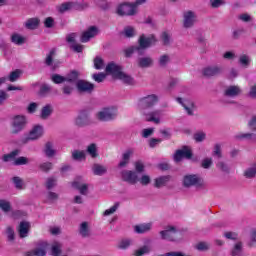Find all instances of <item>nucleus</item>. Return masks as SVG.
<instances>
[{
    "label": "nucleus",
    "instance_id": "1",
    "mask_svg": "<svg viewBox=\"0 0 256 256\" xmlns=\"http://www.w3.org/2000/svg\"><path fill=\"white\" fill-rule=\"evenodd\" d=\"M159 234L164 241H170L172 243L183 241V232L175 226H166L165 230L160 231Z\"/></svg>",
    "mask_w": 256,
    "mask_h": 256
},
{
    "label": "nucleus",
    "instance_id": "2",
    "mask_svg": "<svg viewBox=\"0 0 256 256\" xmlns=\"http://www.w3.org/2000/svg\"><path fill=\"white\" fill-rule=\"evenodd\" d=\"M27 116L25 115H16L12 118L10 122V134L19 135L27 129Z\"/></svg>",
    "mask_w": 256,
    "mask_h": 256
},
{
    "label": "nucleus",
    "instance_id": "3",
    "mask_svg": "<svg viewBox=\"0 0 256 256\" xmlns=\"http://www.w3.org/2000/svg\"><path fill=\"white\" fill-rule=\"evenodd\" d=\"M183 187H186L187 189L195 187L197 191H201L207 187V184L205 183V180H203V178H201L199 175L188 174L183 177Z\"/></svg>",
    "mask_w": 256,
    "mask_h": 256
},
{
    "label": "nucleus",
    "instance_id": "4",
    "mask_svg": "<svg viewBox=\"0 0 256 256\" xmlns=\"http://www.w3.org/2000/svg\"><path fill=\"white\" fill-rule=\"evenodd\" d=\"M117 115H119L117 108L104 107L96 113V119L102 123H107L109 121H115Z\"/></svg>",
    "mask_w": 256,
    "mask_h": 256
},
{
    "label": "nucleus",
    "instance_id": "5",
    "mask_svg": "<svg viewBox=\"0 0 256 256\" xmlns=\"http://www.w3.org/2000/svg\"><path fill=\"white\" fill-rule=\"evenodd\" d=\"M43 133V126L37 124L33 126L27 136L21 138L20 143L21 145H27V143H30V141H37L38 139H41V137H43Z\"/></svg>",
    "mask_w": 256,
    "mask_h": 256
},
{
    "label": "nucleus",
    "instance_id": "6",
    "mask_svg": "<svg viewBox=\"0 0 256 256\" xmlns=\"http://www.w3.org/2000/svg\"><path fill=\"white\" fill-rule=\"evenodd\" d=\"M155 43H157V40L155 39L154 35L146 37L144 34H142L138 40V57L145 55L146 49H149V47L155 45Z\"/></svg>",
    "mask_w": 256,
    "mask_h": 256
},
{
    "label": "nucleus",
    "instance_id": "7",
    "mask_svg": "<svg viewBox=\"0 0 256 256\" xmlns=\"http://www.w3.org/2000/svg\"><path fill=\"white\" fill-rule=\"evenodd\" d=\"M225 73V67L221 65H210L202 69V75L206 79H213V77H221Z\"/></svg>",
    "mask_w": 256,
    "mask_h": 256
},
{
    "label": "nucleus",
    "instance_id": "8",
    "mask_svg": "<svg viewBox=\"0 0 256 256\" xmlns=\"http://www.w3.org/2000/svg\"><path fill=\"white\" fill-rule=\"evenodd\" d=\"M116 13L120 17H131L137 14V6L134 3H123L117 7Z\"/></svg>",
    "mask_w": 256,
    "mask_h": 256
},
{
    "label": "nucleus",
    "instance_id": "9",
    "mask_svg": "<svg viewBox=\"0 0 256 256\" xmlns=\"http://www.w3.org/2000/svg\"><path fill=\"white\" fill-rule=\"evenodd\" d=\"M159 101V97L155 94L148 95L143 97L138 102V107L140 111H147V109H151L156 103Z\"/></svg>",
    "mask_w": 256,
    "mask_h": 256
},
{
    "label": "nucleus",
    "instance_id": "10",
    "mask_svg": "<svg viewBox=\"0 0 256 256\" xmlns=\"http://www.w3.org/2000/svg\"><path fill=\"white\" fill-rule=\"evenodd\" d=\"M92 124H93V121H91V115L86 110L80 111V113L74 120V125L80 128L89 127V125H92Z\"/></svg>",
    "mask_w": 256,
    "mask_h": 256
},
{
    "label": "nucleus",
    "instance_id": "11",
    "mask_svg": "<svg viewBox=\"0 0 256 256\" xmlns=\"http://www.w3.org/2000/svg\"><path fill=\"white\" fill-rule=\"evenodd\" d=\"M195 23H197V14L188 10L183 13V27L184 29H191L195 27Z\"/></svg>",
    "mask_w": 256,
    "mask_h": 256
},
{
    "label": "nucleus",
    "instance_id": "12",
    "mask_svg": "<svg viewBox=\"0 0 256 256\" xmlns=\"http://www.w3.org/2000/svg\"><path fill=\"white\" fill-rule=\"evenodd\" d=\"M173 157L176 163H180L183 159H192L193 152L189 149V146H182L181 149L176 150Z\"/></svg>",
    "mask_w": 256,
    "mask_h": 256
},
{
    "label": "nucleus",
    "instance_id": "13",
    "mask_svg": "<svg viewBox=\"0 0 256 256\" xmlns=\"http://www.w3.org/2000/svg\"><path fill=\"white\" fill-rule=\"evenodd\" d=\"M76 89L78 91V93H93V91H95V84L87 81V80H83V79H79L76 82Z\"/></svg>",
    "mask_w": 256,
    "mask_h": 256
},
{
    "label": "nucleus",
    "instance_id": "14",
    "mask_svg": "<svg viewBox=\"0 0 256 256\" xmlns=\"http://www.w3.org/2000/svg\"><path fill=\"white\" fill-rule=\"evenodd\" d=\"M99 35V28L97 26H90L86 31H84L80 37L81 43H89L93 37Z\"/></svg>",
    "mask_w": 256,
    "mask_h": 256
},
{
    "label": "nucleus",
    "instance_id": "15",
    "mask_svg": "<svg viewBox=\"0 0 256 256\" xmlns=\"http://www.w3.org/2000/svg\"><path fill=\"white\" fill-rule=\"evenodd\" d=\"M142 115L144 116L145 121H148L149 123H155L156 125H159V123H161V119L159 118L161 115V111L159 110H154L151 112L142 110Z\"/></svg>",
    "mask_w": 256,
    "mask_h": 256
},
{
    "label": "nucleus",
    "instance_id": "16",
    "mask_svg": "<svg viewBox=\"0 0 256 256\" xmlns=\"http://www.w3.org/2000/svg\"><path fill=\"white\" fill-rule=\"evenodd\" d=\"M122 181L129 183L130 185H135L139 181V176L137 172L131 170H123L121 172Z\"/></svg>",
    "mask_w": 256,
    "mask_h": 256
},
{
    "label": "nucleus",
    "instance_id": "17",
    "mask_svg": "<svg viewBox=\"0 0 256 256\" xmlns=\"http://www.w3.org/2000/svg\"><path fill=\"white\" fill-rule=\"evenodd\" d=\"M155 65V60H153V57L147 55V56H138L137 58V66L139 69H149Z\"/></svg>",
    "mask_w": 256,
    "mask_h": 256
},
{
    "label": "nucleus",
    "instance_id": "18",
    "mask_svg": "<svg viewBox=\"0 0 256 256\" xmlns=\"http://www.w3.org/2000/svg\"><path fill=\"white\" fill-rule=\"evenodd\" d=\"M106 73H109L110 75H112L114 79H118L123 73V67L115 64V62L109 63L106 66Z\"/></svg>",
    "mask_w": 256,
    "mask_h": 256
},
{
    "label": "nucleus",
    "instance_id": "19",
    "mask_svg": "<svg viewBox=\"0 0 256 256\" xmlns=\"http://www.w3.org/2000/svg\"><path fill=\"white\" fill-rule=\"evenodd\" d=\"M176 101L182 105V107L187 112V115H194L193 110L195 109V102L190 99L183 100L181 97L176 98Z\"/></svg>",
    "mask_w": 256,
    "mask_h": 256
},
{
    "label": "nucleus",
    "instance_id": "20",
    "mask_svg": "<svg viewBox=\"0 0 256 256\" xmlns=\"http://www.w3.org/2000/svg\"><path fill=\"white\" fill-rule=\"evenodd\" d=\"M38 246L41 248H35L26 252V256H46L47 252L45 251V247H47V243L39 242Z\"/></svg>",
    "mask_w": 256,
    "mask_h": 256
},
{
    "label": "nucleus",
    "instance_id": "21",
    "mask_svg": "<svg viewBox=\"0 0 256 256\" xmlns=\"http://www.w3.org/2000/svg\"><path fill=\"white\" fill-rule=\"evenodd\" d=\"M53 57H55V49L50 50V52L46 55V58L44 59V64L46 65V67H51L52 71H55V69L59 67V64L53 61Z\"/></svg>",
    "mask_w": 256,
    "mask_h": 256
},
{
    "label": "nucleus",
    "instance_id": "22",
    "mask_svg": "<svg viewBox=\"0 0 256 256\" xmlns=\"http://www.w3.org/2000/svg\"><path fill=\"white\" fill-rule=\"evenodd\" d=\"M151 251H153V246L151 245V240H148L145 245L135 251L134 256L149 255Z\"/></svg>",
    "mask_w": 256,
    "mask_h": 256
},
{
    "label": "nucleus",
    "instance_id": "23",
    "mask_svg": "<svg viewBox=\"0 0 256 256\" xmlns=\"http://www.w3.org/2000/svg\"><path fill=\"white\" fill-rule=\"evenodd\" d=\"M72 187L79 191L80 195H87L89 193V184L82 183L81 181H74Z\"/></svg>",
    "mask_w": 256,
    "mask_h": 256
},
{
    "label": "nucleus",
    "instance_id": "24",
    "mask_svg": "<svg viewBox=\"0 0 256 256\" xmlns=\"http://www.w3.org/2000/svg\"><path fill=\"white\" fill-rule=\"evenodd\" d=\"M242 90L239 86H229L225 91H224V95L225 97H239V95H241Z\"/></svg>",
    "mask_w": 256,
    "mask_h": 256
},
{
    "label": "nucleus",
    "instance_id": "25",
    "mask_svg": "<svg viewBox=\"0 0 256 256\" xmlns=\"http://www.w3.org/2000/svg\"><path fill=\"white\" fill-rule=\"evenodd\" d=\"M92 173L98 177H103V175H106L107 173V167L99 163H94L92 165Z\"/></svg>",
    "mask_w": 256,
    "mask_h": 256
},
{
    "label": "nucleus",
    "instance_id": "26",
    "mask_svg": "<svg viewBox=\"0 0 256 256\" xmlns=\"http://www.w3.org/2000/svg\"><path fill=\"white\" fill-rule=\"evenodd\" d=\"M133 149L126 150L122 155V161L119 162L118 167L123 168L129 165V161L131 159V155H133Z\"/></svg>",
    "mask_w": 256,
    "mask_h": 256
},
{
    "label": "nucleus",
    "instance_id": "27",
    "mask_svg": "<svg viewBox=\"0 0 256 256\" xmlns=\"http://www.w3.org/2000/svg\"><path fill=\"white\" fill-rule=\"evenodd\" d=\"M117 79H119V81H122L124 85H130V86L136 85L135 78H133V76L125 72H122Z\"/></svg>",
    "mask_w": 256,
    "mask_h": 256
},
{
    "label": "nucleus",
    "instance_id": "28",
    "mask_svg": "<svg viewBox=\"0 0 256 256\" xmlns=\"http://www.w3.org/2000/svg\"><path fill=\"white\" fill-rule=\"evenodd\" d=\"M151 227H153L151 223L139 224L134 226V231L135 233H138V235H143L144 233H149Z\"/></svg>",
    "mask_w": 256,
    "mask_h": 256
},
{
    "label": "nucleus",
    "instance_id": "29",
    "mask_svg": "<svg viewBox=\"0 0 256 256\" xmlns=\"http://www.w3.org/2000/svg\"><path fill=\"white\" fill-rule=\"evenodd\" d=\"M171 181V175H166V176H160L155 179V184L154 187L157 189H160V187H165L167 183Z\"/></svg>",
    "mask_w": 256,
    "mask_h": 256
},
{
    "label": "nucleus",
    "instance_id": "30",
    "mask_svg": "<svg viewBox=\"0 0 256 256\" xmlns=\"http://www.w3.org/2000/svg\"><path fill=\"white\" fill-rule=\"evenodd\" d=\"M29 227H31L29 222H20L18 231L21 239H25L29 235Z\"/></svg>",
    "mask_w": 256,
    "mask_h": 256
},
{
    "label": "nucleus",
    "instance_id": "31",
    "mask_svg": "<svg viewBox=\"0 0 256 256\" xmlns=\"http://www.w3.org/2000/svg\"><path fill=\"white\" fill-rule=\"evenodd\" d=\"M39 23H41V20L39 18H29L25 22V27L26 29H30L31 31H35L37 27H39Z\"/></svg>",
    "mask_w": 256,
    "mask_h": 256
},
{
    "label": "nucleus",
    "instance_id": "32",
    "mask_svg": "<svg viewBox=\"0 0 256 256\" xmlns=\"http://www.w3.org/2000/svg\"><path fill=\"white\" fill-rule=\"evenodd\" d=\"M44 153L46 157H55V155L57 154V151L53 148V142L48 141L45 143Z\"/></svg>",
    "mask_w": 256,
    "mask_h": 256
},
{
    "label": "nucleus",
    "instance_id": "33",
    "mask_svg": "<svg viewBox=\"0 0 256 256\" xmlns=\"http://www.w3.org/2000/svg\"><path fill=\"white\" fill-rule=\"evenodd\" d=\"M79 233L83 238L91 237V230H89V223L82 222L80 224Z\"/></svg>",
    "mask_w": 256,
    "mask_h": 256
},
{
    "label": "nucleus",
    "instance_id": "34",
    "mask_svg": "<svg viewBox=\"0 0 256 256\" xmlns=\"http://www.w3.org/2000/svg\"><path fill=\"white\" fill-rule=\"evenodd\" d=\"M52 113H53V106H51V104H48L42 108L40 117L41 119H49Z\"/></svg>",
    "mask_w": 256,
    "mask_h": 256
},
{
    "label": "nucleus",
    "instance_id": "35",
    "mask_svg": "<svg viewBox=\"0 0 256 256\" xmlns=\"http://www.w3.org/2000/svg\"><path fill=\"white\" fill-rule=\"evenodd\" d=\"M65 78L67 83H77V81H79V71L72 70L67 74Z\"/></svg>",
    "mask_w": 256,
    "mask_h": 256
},
{
    "label": "nucleus",
    "instance_id": "36",
    "mask_svg": "<svg viewBox=\"0 0 256 256\" xmlns=\"http://www.w3.org/2000/svg\"><path fill=\"white\" fill-rule=\"evenodd\" d=\"M38 169L42 173H49L50 171L53 170V162H42L38 165Z\"/></svg>",
    "mask_w": 256,
    "mask_h": 256
},
{
    "label": "nucleus",
    "instance_id": "37",
    "mask_svg": "<svg viewBox=\"0 0 256 256\" xmlns=\"http://www.w3.org/2000/svg\"><path fill=\"white\" fill-rule=\"evenodd\" d=\"M86 158H87V155L85 154V151H80V150L72 151L73 161H85Z\"/></svg>",
    "mask_w": 256,
    "mask_h": 256
},
{
    "label": "nucleus",
    "instance_id": "38",
    "mask_svg": "<svg viewBox=\"0 0 256 256\" xmlns=\"http://www.w3.org/2000/svg\"><path fill=\"white\" fill-rule=\"evenodd\" d=\"M86 152L92 159H97V157H99V153H97V144L95 143L88 145Z\"/></svg>",
    "mask_w": 256,
    "mask_h": 256
},
{
    "label": "nucleus",
    "instance_id": "39",
    "mask_svg": "<svg viewBox=\"0 0 256 256\" xmlns=\"http://www.w3.org/2000/svg\"><path fill=\"white\" fill-rule=\"evenodd\" d=\"M52 89L53 88L51 87V85H49V84H42L40 86V90L38 92V95L40 97H47V95H49V93H51Z\"/></svg>",
    "mask_w": 256,
    "mask_h": 256
},
{
    "label": "nucleus",
    "instance_id": "40",
    "mask_svg": "<svg viewBox=\"0 0 256 256\" xmlns=\"http://www.w3.org/2000/svg\"><path fill=\"white\" fill-rule=\"evenodd\" d=\"M169 63H171V57L168 54L161 55L158 59L159 67L163 69H165Z\"/></svg>",
    "mask_w": 256,
    "mask_h": 256
},
{
    "label": "nucleus",
    "instance_id": "41",
    "mask_svg": "<svg viewBox=\"0 0 256 256\" xmlns=\"http://www.w3.org/2000/svg\"><path fill=\"white\" fill-rule=\"evenodd\" d=\"M231 255L232 256H241L243 255V243L242 242H237L233 249L231 250Z\"/></svg>",
    "mask_w": 256,
    "mask_h": 256
},
{
    "label": "nucleus",
    "instance_id": "42",
    "mask_svg": "<svg viewBox=\"0 0 256 256\" xmlns=\"http://www.w3.org/2000/svg\"><path fill=\"white\" fill-rule=\"evenodd\" d=\"M11 42L15 45H23L25 43V37L21 34L15 33L11 36Z\"/></svg>",
    "mask_w": 256,
    "mask_h": 256
},
{
    "label": "nucleus",
    "instance_id": "43",
    "mask_svg": "<svg viewBox=\"0 0 256 256\" xmlns=\"http://www.w3.org/2000/svg\"><path fill=\"white\" fill-rule=\"evenodd\" d=\"M12 183H14V187L16 189H18L19 191L23 190V185H24V182H23V179H21V177L19 176H14L12 178Z\"/></svg>",
    "mask_w": 256,
    "mask_h": 256
},
{
    "label": "nucleus",
    "instance_id": "44",
    "mask_svg": "<svg viewBox=\"0 0 256 256\" xmlns=\"http://www.w3.org/2000/svg\"><path fill=\"white\" fill-rule=\"evenodd\" d=\"M255 175H256V165L244 171V177H246V179H253Z\"/></svg>",
    "mask_w": 256,
    "mask_h": 256
},
{
    "label": "nucleus",
    "instance_id": "45",
    "mask_svg": "<svg viewBox=\"0 0 256 256\" xmlns=\"http://www.w3.org/2000/svg\"><path fill=\"white\" fill-rule=\"evenodd\" d=\"M133 53H137L139 56V47L138 46H132L124 50L125 57L129 58L133 56Z\"/></svg>",
    "mask_w": 256,
    "mask_h": 256
},
{
    "label": "nucleus",
    "instance_id": "46",
    "mask_svg": "<svg viewBox=\"0 0 256 256\" xmlns=\"http://www.w3.org/2000/svg\"><path fill=\"white\" fill-rule=\"evenodd\" d=\"M51 81L53 83H55L56 85H61V83H65V81H67V80H66L65 76H61L59 74H53L51 76Z\"/></svg>",
    "mask_w": 256,
    "mask_h": 256
},
{
    "label": "nucleus",
    "instance_id": "47",
    "mask_svg": "<svg viewBox=\"0 0 256 256\" xmlns=\"http://www.w3.org/2000/svg\"><path fill=\"white\" fill-rule=\"evenodd\" d=\"M207 138V134H205V132L200 131V132H196L193 136L194 141H196V143H203V141H205V139Z\"/></svg>",
    "mask_w": 256,
    "mask_h": 256
},
{
    "label": "nucleus",
    "instance_id": "48",
    "mask_svg": "<svg viewBox=\"0 0 256 256\" xmlns=\"http://www.w3.org/2000/svg\"><path fill=\"white\" fill-rule=\"evenodd\" d=\"M92 79H94L96 81V83H103V81H105V79H107V74H105L103 72L94 73L92 75Z\"/></svg>",
    "mask_w": 256,
    "mask_h": 256
},
{
    "label": "nucleus",
    "instance_id": "49",
    "mask_svg": "<svg viewBox=\"0 0 256 256\" xmlns=\"http://www.w3.org/2000/svg\"><path fill=\"white\" fill-rule=\"evenodd\" d=\"M239 63L240 65H242V67H249L251 63V58L248 55L243 54L239 58Z\"/></svg>",
    "mask_w": 256,
    "mask_h": 256
},
{
    "label": "nucleus",
    "instance_id": "50",
    "mask_svg": "<svg viewBox=\"0 0 256 256\" xmlns=\"http://www.w3.org/2000/svg\"><path fill=\"white\" fill-rule=\"evenodd\" d=\"M131 243H133V240L131 239H123L118 244V249H129L131 247Z\"/></svg>",
    "mask_w": 256,
    "mask_h": 256
},
{
    "label": "nucleus",
    "instance_id": "51",
    "mask_svg": "<svg viewBox=\"0 0 256 256\" xmlns=\"http://www.w3.org/2000/svg\"><path fill=\"white\" fill-rule=\"evenodd\" d=\"M19 77H21V70H15L10 73V75L7 79L11 83H15V81H17L19 79Z\"/></svg>",
    "mask_w": 256,
    "mask_h": 256
},
{
    "label": "nucleus",
    "instance_id": "52",
    "mask_svg": "<svg viewBox=\"0 0 256 256\" xmlns=\"http://www.w3.org/2000/svg\"><path fill=\"white\" fill-rule=\"evenodd\" d=\"M0 209H2L4 213H9V211H11V203L7 200H0Z\"/></svg>",
    "mask_w": 256,
    "mask_h": 256
},
{
    "label": "nucleus",
    "instance_id": "53",
    "mask_svg": "<svg viewBox=\"0 0 256 256\" xmlns=\"http://www.w3.org/2000/svg\"><path fill=\"white\" fill-rule=\"evenodd\" d=\"M103 67H105V62L103 61V59L99 56L94 58V68L99 71L103 69Z\"/></svg>",
    "mask_w": 256,
    "mask_h": 256
},
{
    "label": "nucleus",
    "instance_id": "54",
    "mask_svg": "<svg viewBox=\"0 0 256 256\" xmlns=\"http://www.w3.org/2000/svg\"><path fill=\"white\" fill-rule=\"evenodd\" d=\"M57 185V178L55 177H49L46 180V189H48V191H51V189L53 187H56Z\"/></svg>",
    "mask_w": 256,
    "mask_h": 256
},
{
    "label": "nucleus",
    "instance_id": "55",
    "mask_svg": "<svg viewBox=\"0 0 256 256\" xmlns=\"http://www.w3.org/2000/svg\"><path fill=\"white\" fill-rule=\"evenodd\" d=\"M6 234H7V240L10 242L15 241V230H13V227L8 226L6 228Z\"/></svg>",
    "mask_w": 256,
    "mask_h": 256
},
{
    "label": "nucleus",
    "instance_id": "56",
    "mask_svg": "<svg viewBox=\"0 0 256 256\" xmlns=\"http://www.w3.org/2000/svg\"><path fill=\"white\" fill-rule=\"evenodd\" d=\"M73 91H75V87L73 85H64L62 87V93L63 95L69 96L73 94Z\"/></svg>",
    "mask_w": 256,
    "mask_h": 256
},
{
    "label": "nucleus",
    "instance_id": "57",
    "mask_svg": "<svg viewBox=\"0 0 256 256\" xmlns=\"http://www.w3.org/2000/svg\"><path fill=\"white\" fill-rule=\"evenodd\" d=\"M29 164V158L25 156H20L14 161V165L20 166V165H28Z\"/></svg>",
    "mask_w": 256,
    "mask_h": 256
},
{
    "label": "nucleus",
    "instance_id": "58",
    "mask_svg": "<svg viewBox=\"0 0 256 256\" xmlns=\"http://www.w3.org/2000/svg\"><path fill=\"white\" fill-rule=\"evenodd\" d=\"M59 13H66V11H71V2H64L58 7Z\"/></svg>",
    "mask_w": 256,
    "mask_h": 256
},
{
    "label": "nucleus",
    "instance_id": "59",
    "mask_svg": "<svg viewBox=\"0 0 256 256\" xmlns=\"http://www.w3.org/2000/svg\"><path fill=\"white\" fill-rule=\"evenodd\" d=\"M135 173H144L145 172V164L141 160L135 162Z\"/></svg>",
    "mask_w": 256,
    "mask_h": 256
},
{
    "label": "nucleus",
    "instance_id": "60",
    "mask_svg": "<svg viewBox=\"0 0 256 256\" xmlns=\"http://www.w3.org/2000/svg\"><path fill=\"white\" fill-rule=\"evenodd\" d=\"M52 256H59L61 255V244L56 243L52 245L51 249Z\"/></svg>",
    "mask_w": 256,
    "mask_h": 256
},
{
    "label": "nucleus",
    "instance_id": "61",
    "mask_svg": "<svg viewBox=\"0 0 256 256\" xmlns=\"http://www.w3.org/2000/svg\"><path fill=\"white\" fill-rule=\"evenodd\" d=\"M97 5L100 9H103V11H107V9L111 7V4L107 2V0H97Z\"/></svg>",
    "mask_w": 256,
    "mask_h": 256
},
{
    "label": "nucleus",
    "instance_id": "62",
    "mask_svg": "<svg viewBox=\"0 0 256 256\" xmlns=\"http://www.w3.org/2000/svg\"><path fill=\"white\" fill-rule=\"evenodd\" d=\"M17 155H19V150H13L9 154H5L3 156V161L7 162V161H9V159H15V157H17Z\"/></svg>",
    "mask_w": 256,
    "mask_h": 256
},
{
    "label": "nucleus",
    "instance_id": "63",
    "mask_svg": "<svg viewBox=\"0 0 256 256\" xmlns=\"http://www.w3.org/2000/svg\"><path fill=\"white\" fill-rule=\"evenodd\" d=\"M212 155L214 157H218V159H221V157H223V154L221 153V144L214 145V151Z\"/></svg>",
    "mask_w": 256,
    "mask_h": 256
},
{
    "label": "nucleus",
    "instance_id": "64",
    "mask_svg": "<svg viewBox=\"0 0 256 256\" xmlns=\"http://www.w3.org/2000/svg\"><path fill=\"white\" fill-rule=\"evenodd\" d=\"M216 167H218L220 169V171H223V173H229V166L227 165V163H225L223 161H219L216 164Z\"/></svg>",
    "mask_w": 256,
    "mask_h": 256
}]
</instances>
